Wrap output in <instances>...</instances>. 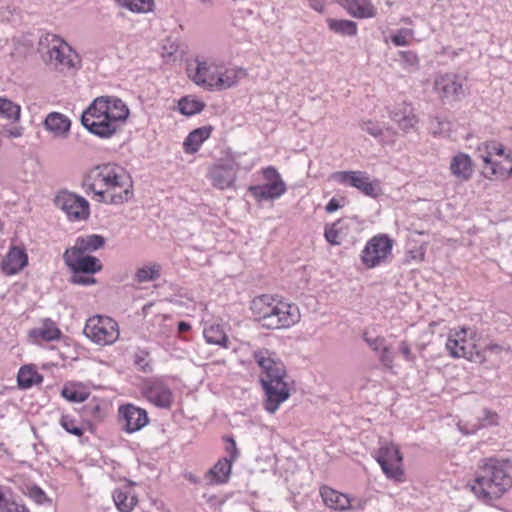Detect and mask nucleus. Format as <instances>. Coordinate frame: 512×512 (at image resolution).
I'll use <instances>...</instances> for the list:
<instances>
[{"mask_svg":"<svg viewBox=\"0 0 512 512\" xmlns=\"http://www.w3.org/2000/svg\"><path fill=\"white\" fill-rule=\"evenodd\" d=\"M129 116L126 104L115 96H100L82 113L81 123L92 134L110 138Z\"/></svg>","mask_w":512,"mask_h":512,"instance_id":"nucleus-1","label":"nucleus"},{"mask_svg":"<svg viewBox=\"0 0 512 512\" xmlns=\"http://www.w3.org/2000/svg\"><path fill=\"white\" fill-rule=\"evenodd\" d=\"M478 501L493 506L512 487L505 462L496 458L480 460L474 479L468 484Z\"/></svg>","mask_w":512,"mask_h":512,"instance_id":"nucleus-2","label":"nucleus"},{"mask_svg":"<svg viewBox=\"0 0 512 512\" xmlns=\"http://www.w3.org/2000/svg\"><path fill=\"white\" fill-rule=\"evenodd\" d=\"M125 188L124 194H113L110 202L112 205H120L127 202L133 196V184L125 170L115 164H103L92 168L82 181V188L86 193L92 192L98 202L104 200L109 190Z\"/></svg>","mask_w":512,"mask_h":512,"instance_id":"nucleus-3","label":"nucleus"},{"mask_svg":"<svg viewBox=\"0 0 512 512\" xmlns=\"http://www.w3.org/2000/svg\"><path fill=\"white\" fill-rule=\"evenodd\" d=\"M253 358L265 374L260 379L266 395L264 408L273 414L290 396L288 385L284 380L287 375L285 365L267 349L255 351Z\"/></svg>","mask_w":512,"mask_h":512,"instance_id":"nucleus-4","label":"nucleus"},{"mask_svg":"<svg viewBox=\"0 0 512 512\" xmlns=\"http://www.w3.org/2000/svg\"><path fill=\"white\" fill-rule=\"evenodd\" d=\"M250 309L255 320L263 328L270 330L289 328L300 320V311L296 304L272 295L263 294L255 297Z\"/></svg>","mask_w":512,"mask_h":512,"instance_id":"nucleus-5","label":"nucleus"},{"mask_svg":"<svg viewBox=\"0 0 512 512\" xmlns=\"http://www.w3.org/2000/svg\"><path fill=\"white\" fill-rule=\"evenodd\" d=\"M83 333L94 343L104 346L117 341L119 327L111 317L95 315L87 320Z\"/></svg>","mask_w":512,"mask_h":512,"instance_id":"nucleus-6","label":"nucleus"},{"mask_svg":"<svg viewBox=\"0 0 512 512\" xmlns=\"http://www.w3.org/2000/svg\"><path fill=\"white\" fill-rule=\"evenodd\" d=\"M375 459L387 478L397 482L404 481L403 457L397 446L392 443L381 445L376 451Z\"/></svg>","mask_w":512,"mask_h":512,"instance_id":"nucleus-7","label":"nucleus"},{"mask_svg":"<svg viewBox=\"0 0 512 512\" xmlns=\"http://www.w3.org/2000/svg\"><path fill=\"white\" fill-rule=\"evenodd\" d=\"M331 178L339 184L356 188L371 198L378 197L380 193L378 180H371L364 171H337L331 175Z\"/></svg>","mask_w":512,"mask_h":512,"instance_id":"nucleus-8","label":"nucleus"},{"mask_svg":"<svg viewBox=\"0 0 512 512\" xmlns=\"http://www.w3.org/2000/svg\"><path fill=\"white\" fill-rule=\"evenodd\" d=\"M393 240L386 234H378L372 237L361 253V260L365 267L374 268L391 255Z\"/></svg>","mask_w":512,"mask_h":512,"instance_id":"nucleus-9","label":"nucleus"},{"mask_svg":"<svg viewBox=\"0 0 512 512\" xmlns=\"http://www.w3.org/2000/svg\"><path fill=\"white\" fill-rule=\"evenodd\" d=\"M466 335V328L450 331L445 345L449 355L453 358H466L474 362H484L483 354L479 351H474V344L466 339Z\"/></svg>","mask_w":512,"mask_h":512,"instance_id":"nucleus-10","label":"nucleus"},{"mask_svg":"<svg viewBox=\"0 0 512 512\" xmlns=\"http://www.w3.org/2000/svg\"><path fill=\"white\" fill-rule=\"evenodd\" d=\"M45 40L50 45L48 50L49 61L55 68L63 70L76 67L78 56L63 39L54 34H47Z\"/></svg>","mask_w":512,"mask_h":512,"instance_id":"nucleus-11","label":"nucleus"},{"mask_svg":"<svg viewBox=\"0 0 512 512\" xmlns=\"http://www.w3.org/2000/svg\"><path fill=\"white\" fill-rule=\"evenodd\" d=\"M21 106L6 97H0V119L7 124L2 125L1 133L8 138H20L24 134V127L19 124L21 119Z\"/></svg>","mask_w":512,"mask_h":512,"instance_id":"nucleus-12","label":"nucleus"},{"mask_svg":"<svg viewBox=\"0 0 512 512\" xmlns=\"http://www.w3.org/2000/svg\"><path fill=\"white\" fill-rule=\"evenodd\" d=\"M239 168L235 157L231 156L213 165L207 177L215 188L224 190L234 185Z\"/></svg>","mask_w":512,"mask_h":512,"instance_id":"nucleus-13","label":"nucleus"},{"mask_svg":"<svg viewBox=\"0 0 512 512\" xmlns=\"http://www.w3.org/2000/svg\"><path fill=\"white\" fill-rule=\"evenodd\" d=\"M54 204L65 212L71 220H85L89 216L88 201L74 193L68 191L59 192L54 199Z\"/></svg>","mask_w":512,"mask_h":512,"instance_id":"nucleus-14","label":"nucleus"},{"mask_svg":"<svg viewBox=\"0 0 512 512\" xmlns=\"http://www.w3.org/2000/svg\"><path fill=\"white\" fill-rule=\"evenodd\" d=\"M65 265L75 274H95L102 270L101 261L91 255L74 254L71 251L63 253Z\"/></svg>","mask_w":512,"mask_h":512,"instance_id":"nucleus-15","label":"nucleus"},{"mask_svg":"<svg viewBox=\"0 0 512 512\" xmlns=\"http://www.w3.org/2000/svg\"><path fill=\"white\" fill-rule=\"evenodd\" d=\"M188 73L192 81L198 86L206 87L210 91L215 90L219 67L208 61H195V67L189 65Z\"/></svg>","mask_w":512,"mask_h":512,"instance_id":"nucleus-16","label":"nucleus"},{"mask_svg":"<svg viewBox=\"0 0 512 512\" xmlns=\"http://www.w3.org/2000/svg\"><path fill=\"white\" fill-rule=\"evenodd\" d=\"M434 88L442 100L459 101L464 97L463 83L455 74H445L436 78Z\"/></svg>","mask_w":512,"mask_h":512,"instance_id":"nucleus-17","label":"nucleus"},{"mask_svg":"<svg viewBox=\"0 0 512 512\" xmlns=\"http://www.w3.org/2000/svg\"><path fill=\"white\" fill-rule=\"evenodd\" d=\"M143 396L159 408L169 409L173 403L171 389L160 381H148L142 388Z\"/></svg>","mask_w":512,"mask_h":512,"instance_id":"nucleus-18","label":"nucleus"},{"mask_svg":"<svg viewBox=\"0 0 512 512\" xmlns=\"http://www.w3.org/2000/svg\"><path fill=\"white\" fill-rule=\"evenodd\" d=\"M119 415L124 420V430L128 433L139 431L149 422L145 409L133 404H125L119 407Z\"/></svg>","mask_w":512,"mask_h":512,"instance_id":"nucleus-19","label":"nucleus"},{"mask_svg":"<svg viewBox=\"0 0 512 512\" xmlns=\"http://www.w3.org/2000/svg\"><path fill=\"white\" fill-rule=\"evenodd\" d=\"M27 264L28 256L25 250L12 246L1 262V270L5 275L11 276L19 273Z\"/></svg>","mask_w":512,"mask_h":512,"instance_id":"nucleus-20","label":"nucleus"},{"mask_svg":"<svg viewBox=\"0 0 512 512\" xmlns=\"http://www.w3.org/2000/svg\"><path fill=\"white\" fill-rule=\"evenodd\" d=\"M287 190L284 181L249 186L248 192L259 202L281 197Z\"/></svg>","mask_w":512,"mask_h":512,"instance_id":"nucleus-21","label":"nucleus"},{"mask_svg":"<svg viewBox=\"0 0 512 512\" xmlns=\"http://www.w3.org/2000/svg\"><path fill=\"white\" fill-rule=\"evenodd\" d=\"M352 221L348 218L338 219L325 226L324 237L331 245H341L349 234Z\"/></svg>","mask_w":512,"mask_h":512,"instance_id":"nucleus-22","label":"nucleus"},{"mask_svg":"<svg viewBox=\"0 0 512 512\" xmlns=\"http://www.w3.org/2000/svg\"><path fill=\"white\" fill-rule=\"evenodd\" d=\"M105 245V238L98 234L80 236L75 240V245L66 249L74 254H86L97 251Z\"/></svg>","mask_w":512,"mask_h":512,"instance_id":"nucleus-23","label":"nucleus"},{"mask_svg":"<svg viewBox=\"0 0 512 512\" xmlns=\"http://www.w3.org/2000/svg\"><path fill=\"white\" fill-rule=\"evenodd\" d=\"M43 125L55 136L66 137L70 131L71 121L62 113L51 112L46 116Z\"/></svg>","mask_w":512,"mask_h":512,"instance_id":"nucleus-24","label":"nucleus"},{"mask_svg":"<svg viewBox=\"0 0 512 512\" xmlns=\"http://www.w3.org/2000/svg\"><path fill=\"white\" fill-rule=\"evenodd\" d=\"M246 77V71L242 68H220L215 81V91H222L235 86L240 79Z\"/></svg>","mask_w":512,"mask_h":512,"instance_id":"nucleus-25","label":"nucleus"},{"mask_svg":"<svg viewBox=\"0 0 512 512\" xmlns=\"http://www.w3.org/2000/svg\"><path fill=\"white\" fill-rule=\"evenodd\" d=\"M343 8L355 18H373L377 9L370 0H343Z\"/></svg>","mask_w":512,"mask_h":512,"instance_id":"nucleus-26","label":"nucleus"},{"mask_svg":"<svg viewBox=\"0 0 512 512\" xmlns=\"http://www.w3.org/2000/svg\"><path fill=\"white\" fill-rule=\"evenodd\" d=\"M320 495L325 505L337 511H345L350 508V499L347 495L342 494L330 487L323 486L320 488Z\"/></svg>","mask_w":512,"mask_h":512,"instance_id":"nucleus-27","label":"nucleus"},{"mask_svg":"<svg viewBox=\"0 0 512 512\" xmlns=\"http://www.w3.org/2000/svg\"><path fill=\"white\" fill-rule=\"evenodd\" d=\"M450 170L456 178L462 181H468L473 174V166L470 157L464 153L455 155L451 160Z\"/></svg>","mask_w":512,"mask_h":512,"instance_id":"nucleus-28","label":"nucleus"},{"mask_svg":"<svg viewBox=\"0 0 512 512\" xmlns=\"http://www.w3.org/2000/svg\"><path fill=\"white\" fill-rule=\"evenodd\" d=\"M29 336L34 340L41 339L50 342L59 339L61 331L53 320L45 318L42 320L40 327L29 331Z\"/></svg>","mask_w":512,"mask_h":512,"instance_id":"nucleus-29","label":"nucleus"},{"mask_svg":"<svg viewBox=\"0 0 512 512\" xmlns=\"http://www.w3.org/2000/svg\"><path fill=\"white\" fill-rule=\"evenodd\" d=\"M232 464L227 459H219L218 462L210 468L205 474L208 484H223L229 480Z\"/></svg>","mask_w":512,"mask_h":512,"instance_id":"nucleus-30","label":"nucleus"},{"mask_svg":"<svg viewBox=\"0 0 512 512\" xmlns=\"http://www.w3.org/2000/svg\"><path fill=\"white\" fill-rule=\"evenodd\" d=\"M212 130V126H202L191 131L183 143L185 152L196 153L203 142L210 137Z\"/></svg>","mask_w":512,"mask_h":512,"instance_id":"nucleus-31","label":"nucleus"},{"mask_svg":"<svg viewBox=\"0 0 512 512\" xmlns=\"http://www.w3.org/2000/svg\"><path fill=\"white\" fill-rule=\"evenodd\" d=\"M113 501L120 512H131L138 499L130 490L117 489L113 492Z\"/></svg>","mask_w":512,"mask_h":512,"instance_id":"nucleus-32","label":"nucleus"},{"mask_svg":"<svg viewBox=\"0 0 512 512\" xmlns=\"http://www.w3.org/2000/svg\"><path fill=\"white\" fill-rule=\"evenodd\" d=\"M43 381V376L39 374L31 366H23L20 368L17 376L18 386L22 389L30 388Z\"/></svg>","mask_w":512,"mask_h":512,"instance_id":"nucleus-33","label":"nucleus"},{"mask_svg":"<svg viewBox=\"0 0 512 512\" xmlns=\"http://www.w3.org/2000/svg\"><path fill=\"white\" fill-rule=\"evenodd\" d=\"M0 512H29L24 504H19L11 497L9 487L0 486Z\"/></svg>","mask_w":512,"mask_h":512,"instance_id":"nucleus-34","label":"nucleus"},{"mask_svg":"<svg viewBox=\"0 0 512 512\" xmlns=\"http://www.w3.org/2000/svg\"><path fill=\"white\" fill-rule=\"evenodd\" d=\"M508 165H504L501 162L493 161L492 163L486 164L490 170L489 174L485 173L486 177L496 176L501 179H507L512 176V152L509 151L505 157Z\"/></svg>","mask_w":512,"mask_h":512,"instance_id":"nucleus-35","label":"nucleus"},{"mask_svg":"<svg viewBox=\"0 0 512 512\" xmlns=\"http://www.w3.org/2000/svg\"><path fill=\"white\" fill-rule=\"evenodd\" d=\"M203 335L207 343L227 347L228 338L220 325L205 327Z\"/></svg>","mask_w":512,"mask_h":512,"instance_id":"nucleus-36","label":"nucleus"},{"mask_svg":"<svg viewBox=\"0 0 512 512\" xmlns=\"http://www.w3.org/2000/svg\"><path fill=\"white\" fill-rule=\"evenodd\" d=\"M328 27L331 31L344 36H355L357 34V24L351 20L328 19Z\"/></svg>","mask_w":512,"mask_h":512,"instance_id":"nucleus-37","label":"nucleus"},{"mask_svg":"<svg viewBox=\"0 0 512 512\" xmlns=\"http://www.w3.org/2000/svg\"><path fill=\"white\" fill-rule=\"evenodd\" d=\"M205 103L191 96L182 97L178 101L179 112L185 116H192L203 111Z\"/></svg>","mask_w":512,"mask_h":512,"instance_id":"nucleus-38","label":"nucleus"},{"mask_svg":"<svg viewBox=\"0 0 512 512\" xmlns=\"http://www.w3.org/2000/svg\"><path fill=\"white\" fill-rule=\"evenodd\" d=\"M161 266L158 263L140 267L136 270L134 280L137 283L155 281L160 277Z\"/></svg>","mask_w":512,"mask_h":512,"instance_id":"nucleus-39","label":"nucleus"},{"mask_svg":"<svg viewBox=\"0 0 512 512\" xmlns=\"http://www.w3.org/2000/svg\"><path fill=\"white\" fill-rule=\"evenodd\" d=\"M118 5L134 13H147L153 10L154 0H115Z\"/></svg>","mask_w":512,"mask_h":512,"instance_id":"nucleus-40","label":"nucleus"},{"mask_svg":"<svg viewBox=\"0 0 512 512\" xmlns=\"http://www.w3.org/2000/svg\"><path fill=\"white\" fill-rule=\"evenodd\" d=\"M485 154L481 155V158L485 164L492 163V156H504L506 157L505 149L502 144L496 141H489L484 143Z\"/></svg>","mask_w":512,"mask_h":512,"instance_id":"nucleus-41","label":"nucleus"},{"mask_svg":"<svg viewBox=\"0 0 512 512\" xmlns=\"http://www.w3.org/2000/svg\"><path fill=\"white\" fill-rule=\"evenodd\" d=\"M60 425L68 433L81 437L84 434L82 427L77 425V421L69 415H62Z\"/></svg>","mask_w":512,"mask_h":512,"instance_id":"nucleus-42","label":"nucleus"},{"mask_svg":"<svg viewBox=\"0 0 512 512\" xmlns=\"http://www.w3.org/2000/svg\"><path fill=\"white\" fill-rule=\"evenodd\" d=\"M222 439L226 443L225 452L227 453V456L223 457V459H227V460H229V462L233 463L239 457V451H238V448L236 445V441L233 438V436H229V435L223 436Z\"/></svg>","mask_w":512,"mask_h":512,"instance_id":"nucleus-43","label":"nucleus"},{"mask_svg":"<svg viewBox=\"0 0 512 512\" xmlns=\"http://www.w3.org/2000/svg\"><path fill=\"white\" fill-rule=\"evenodd\" d=\"M413 34V30L411 29H399L396 33L391 35V42L395 46H407L410 39L413 37Z\"/></svg>","mask_w":512,"mask_h":512,"instance_id":"nucleus-44","label":"nucleus"},{"mask_svg":"<svg viewBox=\"0 0 512 512\" xmlns=\"http://www.w3.org/2000/svg\"><path fill=\"white\" fill-rule=\"evenodd\" d=\"M61 395L70 402H84L87 400L89 394L87 392L79 391L74 388L64 387Z\"/></svg>","mask_w":512,"mask_h":512,"instance_id":"nucleus-45","label":"nucleus"},{"mask_svg":"<svg viewBox=\"0 0 512 512\" xmlns=\"http://www.w3.org/2000/svg\"><path fill=\"white\" fill-rule=\"evenodd\" d=\"M83 416L90 417L93 419H99L102 417V409L99 401L93 399L88 402L82 409Z\"/></svg>","mask_w":512,"mask_h":512,"instance_id":"nucleus-46","label":"nucleus"},{"mask_svg":"<svg viewBox=\"0 0 512 512\" xmlns=\"http://www.w3.org/2000/svg\"><path fill=\"white\" fill-rule=\"evenodd\" d=\"M398 55L399 62L405 68H414L417 67L419 64V58L417 54L413 51H400Z\"/></svg>","mask_w":512,"mask_h":512,"instance_id":"nucleus-47","label":"nucleus"},{"mask_svg":"<svg viewBox=\"0 0 512 512\" xmlns=\"http://www.w3.org/2000/svg\"><path fill=\"white\" fill-rule=\"evenodd\" d=\"M417 123L418 119L412 109L411 111H408V113L405 116H403L402 119L397 124L402 131L407 133L410 130L414 129Z\"/></svg>","mask_w":512,"mask_h":512,"instance_id":"nucleus-48","label":"nucleus"},{"mask_svg":"<svg viewBox=\"0 0 512 512\" xmlns=\"http://www.w3.org/2000/svg\"><path fill=\"white\" fill-rule=\"evenodd\" d=\"M363 340L375 352H379L386 345V339L382 336L371 337L368 332L363 333Z\"/></svg>","mask_w":512,"mask_h":512,"instance_id":"nucleus-49","label":"nucleus"},{"mask_svg":"<svg viewBox=\"0 0 512 512\" xmlns=\"http://www.w3.org/2000/svg\"><path fill=\"white\" fill-rule=\"evenodd\" d=\"M28 496L37 504L51 503L46 493L37 485L28 487Z\"/></svg>","mask_w":512,"mask_h":512,"instance_id":"nucleus-50","label":"nucleus"},{"mask_svg":"<svg viewBox=\"0 0 512 512\" xmlns=\"http://www.w3.org/2000/svg\"><path fill=\"white\" fill-rule=\"evenodd\" d=\"M147 356V352L140 351L135 355L134 363L140 371L144 373H151L153 368L149 361H147Z\"/></svg>","mask_w":512,"mask_h":512,"instance_id":"nucleus-51","label":"nucleus"},{"mask_svg":"<svg viewBox=\"0 0 512 512\" xmlns=\"http://www.w3.org/2000/svg\"><path fill=\"white\" fill-rule=\"evenodd\" d=\"M413 108L409 105V104H406L405 102L397 105L396 107H394L389 115H390V118L395 122V123H399V121L402 119L403 116H405L408 111H411Z\"/></svg>","mask_w":512,"mask_h":512,"instance_id":"nucleus-52","label":"nucleus"},{"mask_svg":"<svg viewBox=\"0 0 512 512\" xmlns=\"http://www.w3.org/2000/svg\"><path fill=\"white\" fill-rule=\"evenodd\" d=\"M361 129L376 138L382 135L381 126L371 120L362 122Z\"/></svg>","mask_w":512,"mask_h":512,"instance_id":"nucleus-53","label":"nucleus"},{"mask_svg":"<svg viewBox=\"0 0 512 512\" xmlns=\"http://www.w3.org/2000/svg\"><path fill=\"white\" fill-rule=\"evenodd\" d=\"M483 418L480 422V427L495 426L498 424V414L490 410L485 409L483 411Z\"/></svg>","mask_w":512,"mask_h":512,"instance_id":"nucleus-54","label":"nucleus"},{"mask_svg":"<svg viewBox=\"0 0 512 512\" xmlns=\"http://www.w3.org/2000/svg\"><path fill=\"white\" fill-rule=\"evenodd\" d=\"M379 360L385 367L392 368L394 356L387 345H385L384 348L380 350Z\"/></svg>","mask_w":512,"mask_h":512,"instance_id":"nucleus-55","label":"nucleus"},{"mask_svg":"<svg viewBox=\"0 0 512 512\" xmlns=\"http://www.w3.org/2000/svg\"><path fill=\"white\" fill-rule=\"evenodd\" d=\"M430 129L432 130L433 134H440L449 129V122L446 120H441L439 117H435L430 121Z\"/></svg>","mask_w":512,"mask_h":512,"instance_id":"nucleus-56","label":"nucleus"},{"mask_svg":"<svg viewBox=\"0 0 512 512\" xmlns=\"http://www.w3.org/2000/svg\"><path fill=\"white\" fill-rule=\"evenodd\" d=\"M263 178L267 181V183H273L277 181H283L279 172L273 166H268L262 171Z\"/></svg>","mask_w":512,"mask_h":512,"instance_id":"nucleus-57","label":"nucleus"},{"mask_svg":"<svg viewBox=\"0 0 512 512\" xmlns=\"http://www.w3.org/2000/svg\"><path fill=\"white\" fill-rule=\"evenodd\" d=\"M71 283L83 285V286H89L96 283V279L92 276H83L81 274H75L73 273L71 277Z\"/></svg>","mask_w":512,"mask_h":512,"instance_id":"nucleus-58","label":"nucleus"},{"mask_svg":"<svg viewBox=\"0 0 512 512\" xmlns=\"http://www.w3.org/2000/svg\"><path fill=\"white\" fill-rule=\"evenodd\" d=\"M400 351L403 354L406 361L412 362L414 360V355L409 347V345L403 341L400 344Z\"/></svg>","mask_w":512,"mask_h":512,"instance_id":"nucleus-59","label":"nucleus"},{"mask_svg":"<svg viewBox=\"0 0 512 512\" xmlns=\"http://www.w3.org/2000/svg\"><path fill=\"white\" fill-rule=\"evenodd\" d=\"M340 208V204L336 198L330 199V201L327 203L325 210L328 213H332L337 211Z\"/></svg>","mask_w":512,"mask_h":512,"instance_id":"nucleus-60","label":"nucleus"},{"mask_svg":"<svg viewBox=\"0 0 512 512\" xmlns=\"http://www.w3.org/2000/svg\"><path fill=\"white\" fill-rule=\"evenodd\" d=\"M125 191H126V189L123 188V187L122 188H116L115 190H109L107 192V194L105 195L104 200H102L101 202L105 203V204H110V202H107V200L111 199L113 194H121L122 195V194H124Z\"/></svg>","mask_w":512,"mask_h":512,"instance_id":"nucleus-61","label":"nucleus"},{"mask_svg":"<svg viewBox=\"0 0 512 512\" xmlns=\"http://www.w3.org/2000/svg\"><path fill=\"white\" fill-rule=\"evenodd\" d=\"M177 329L179 333H185L191 329V325L186 321H180L177 325Z\"/></svg>","mask_w":512,"mask_h":512,"instance_id":"nucleus-62","label":"nucleus"},{"mask_svg":"<svg viewBox=\"0 0 512 512\" xmlns=\"http://www.w3.org/2000/svg\"><path fill=\"white\" fill-rule=\"evenodd\" d=\"M310 6L316 11H322L323 4L320 0H310Z\"/></svg>","mask_w":512,"mask_h":512,"instance_id":"nucleus-63","label":"nucleus"},{"mask_svg":"<svg viewBox=\"0 0 512 512\" xmlns=\"http://www.w3.org/2000/svg\"><path fill=\"white\" fill-rule=\"evenodd\" d=\"M486 350H489L494 353H500L502 350V347L498 344H489L486 346Z\"/></svg>","mask_w":512,"mask_h":512,"instance_id":"nucleus-64","label":"nucleus"}]
</instances>
